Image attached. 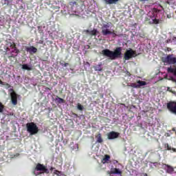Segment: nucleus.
<instances>
[{
	"label": "nucleus",
	"instance_id": "nucleus-1",
	"mask_svg": "<svg viewBox=\"0 0 176 176\" xmlns=\"http://www.w3.org/2000/svg\"><path fill=\"white\" fill-rule=\"evenodd\" d=\"M102 54L106 57H109L110 60H116V58H120L122 56V47H116L113 51L105 49L102 51Z\"/></svg>",
	"mask_w": 176,
	"mask_h": 176
},
{
	"label": "nucleus",
	"instance_id": "nucleus-2",
	"mask_svg": "<svg viewBox=\"0 0 176 176\" xmlns=\"http://www.w3.org/2000/svg\"><path fill=\"white\" fill-rule=\"evenodd\" d=\"M104 23H102V26L101 28L102 30V35H103V36H107L108 35H112L113 38H116V36H118V34H116V33L111 31V30H109V27H111V23H108V22H105L104 21Z\"/></svg>",
	"mask_w": 176,
	"mask_h": 176
},
{
	"label": "nucleus",
	"instance_id": "nucleus-3",
	"mask_svg": "<svg viewBox=\"0 0 176 176\" xmlns=\"http://www.w3.org/2000/svg\"><path fill=\"white\" fill-rule=\"evenodd\" d=\"M26 129L30 135H35V134H38L39 131V128L34 122H28L26 124Z\"/></svg>",
	"mask_w": 176,
	"mask_h": 176
},
{
	"label": "nucleus",
	"instance_id": "nucleus-4",
	"mask_svg": "<svg viewBox=\"0 0 176 176\" xmlns=\"http://www.w3.org/2000/svg\"><path fill=\"white\" fill-rule=\"evenodd\" d=\"M35 171H43V173H45V174H49V169L45 166V165L38 163L36 164V168L33 170V174L34 175H38L39 173H35Z\"/></svg>",
	"mask_w": 176,
	"mask_h": 176
},
{
	"label": "nucleus",
	"instance_id": "nucleus-5",
	"mask_svg": "<svg viewBox=\"0 0 176 176\" xmlns=\"http://www.w3.org/2000/svg\"><path fill=\"white\" fill-rule=\"evenodd\" d=\"M162 62L167 65V64H175L176 58L173 56V54H169L166 57H162Z\"/></svg>",
	"mask_w": 176,
	"mask_h": 176
},
{
	"label": "nucleus",
	"instance_id": "nucleus-6",
	"mask_svg": "<svg viewBox=\"0 0 176 176\" xmlns=\"http://www.w3.org/2000/svg\"><path fill=\"white\" fill-rule=\"evenodd\" d=\"M137 54H135V51L133 50V49L130 48L127 50L124 55V60H129L130 58H133V57H135Z\"/></svg>",
	"mask_w": 176,
	"mask_h": 176
},
{
	"label": "nucleus",
	"instance_id": "nucleus-7",
	"mask_svg": "<svg viewBox=\"0 0 176 176\" xmlns=\"http://www.w3.org/2000/svg\"><path fill=\"white\" fill-rule=\"evenodd\" d=\"M145 21H147L148 24H160L162 21L156 19V18H155V15L149 16V14H147L145 17Z\"/></svg>",
	"mask_w": 176,
	"mask_h": 176
},
{
	"label": "nucleus",
	"instance_id": "nucleus-8",
	"mask_svg": "<svg viewBox=\"0 0 176 176\" xmlns=\"http://www.w3.org/2000/svg\"><path fill=\"white\" fill-rule=\"evenodd\" d=\"M167 109L172 113L176 115V102H169L167 103Z\"/></svg>",
	"mask_w": 176,
	"mask_h": 176
},
{
	"label": "nucleus",
	"instance_id": "nucleus-9",
	"mask_svg": "<svg viewBox=\"0 0 176 176\" xmlns=\"http://www.w3.org/2000/svg\"><path fill=\"white\" fill-rule=\"evenodd\" d=\"M120 135V133L119 132L112 131L107 133V138L109 140H116V138H119Z\"/></svg>",
	"mask_w": 176,
	"mask_h": 176
},
{
	"label": "nucleus",
	"instance_id": "nucleus-10",
	"mask_svg": "<svg viewBox=\"0 0 176 176\" xmlns=\"http://www.w3.org/2000/svg\"><path fill=\"white\" fill-rule=\"evenodd\" d=\"M6 43V46H5V52H10V49H13V47H14V46H16V44H14V43L10 40H7Z\"/></svg>",
	"mask_w": 176,
	"mask_h": 176
},
{
	"label": "nucleus",
	"instance_id": "nucleus-11",
	"mask_svg": "<svg viewBox=\"0 0 176 176\" xmlns=\"http://www.w3.org/2000/svg\"><path fill=\"white\" fill-rule=\"evenodd\" d=\"M10 91H12L10 94L12 104V105H17V94L14 92L13 89H10Z\"/></svg>",
	"mask_w": 176,
	"mask_h": 176
},
{
	"label": "nucleus",
	"instance_id": "nucleus-12",
	"mask_svg": "<svg viewBox=\"0 0 176 176\" xmlns=\"http://www.w3.org/2000/svg\"><path fill=\"white\" fill-rule=\"evenodd\" d=\"M25 52L29 53L31 56H32V54H35L38 52V49L34 46L25 47Z\"/></svg>",
	"mask_w": 176,
	"mask_h": 176
},
{
	"label": "nucleus",
	"instance_id": "nucleus-13",
	"mask_svg": "<svg viewBox=\"0 0 176 176\" xmlns=\"http://www.w3.org/2000/svg\"><path fill=\"white\" fill-rule=\"evenodd\" d=\"M107 174H109V175H112V174H114L122 176V170H120L119 168H111V170H108Z\"/></svg>",
	"mask_w": 176,
	"mask_h": 176
},
{
	"label": "nucleus",
	"instance_id": "nucleus-14",
	"mask_svg": "<svg viewBox=\"0 0 176 176\" xmlns=\"http://www.w3.org/2000/svg\"><path fill=\"white\" fill-rule=\"evenodd\" d=\"M162 168L166 170V173H168V174H173L174 173V168H173L170 165H167L165 164L162 166Z\"/></svg>",
	"mask_w": 176,
	"mask_h": 176
},
{
	"label": "nucleus",
	"instance_id": "nucleus-15",
	"mask_svg": "<svg viewBox=\"0 0 176 176\" xmlns=\"http://www.w3.org/2000/svg\"><path fill=\"white\" fill-rule=\"evenodd\" d=\"M168 74H172V75H174V76H176V66L173 65L170 67H168L167 69Z\"/></svg>",
	"mask_w": 176,
	"mask_h": 176
},
{
	"label": "nucleus",
	"instance_id": "nucleus-16",
	"mask_svg": "<svg viewBox=\"0 0 176 176\" xmlns=\"http://www.w3.org/2000/svg\"><path fill=\"white\" fill-rule=\"evenodd\" d=\"M11 49H12V50L11 51V57H17L18 54L20 53L19 49L16 47V45H14V47Z\"/></svg>",
	"mask_w": 176,
	"mask_h": 176
},
{
	"label": "nucleus",
	"instance_id": "nucleus-17",
	"mask_svg": "<svg viewBox=\"0 0 176 176\" xmlns=\"http://www.w3.org/2000/svg\"><path fill=\"white\" fill-rule=\"evenodd\" d=\"M166 3H168L172 9H176L175 0H165Z\"/></svg>",
	"mask_w": 176,
	"mask_h": 176
},
{
	"label": "nucleus",
	"instance_id": "nucleus-18",
	"mask_svg": "<svg viewBox=\"0 0 176 176\" xmlns=\"http://www.w3.org/2000/svg\"><path fill=\"white\" fill-rule=\"evenodd\" d=\"M120 0H103L105 5H116Z\"/></svg>",
	"mask_w": 176,
	"mask_h": 176
},
{
	"label": "nucleus",
	"instance_id": "nucleus-19",
	"mask_svg": "<svg viewBox=\"0 0 176 176\" xmlns=\"http://www.w3.org/2000/svg\"><path fill=\"white\" fill-rule=\"evenodd\" d=\"M111 160V156L109 155H104V157L102 160V162L103 164H105V163H108Z\"/></svg>",
	"mask_w": 176,
	"mask_h": 176
},
{
	"label": "nucleus",
	"instance_id": "nucleus-20",
	"mask_svg": "<svg viewBox=\"0 0 176 176\" xmlns=\"http://www.w3.org/2000/svg\"><path fill=\"white\" fill-rule=\"evenodd\" d=\"M56 104L58 105V104H64L65 102V100L58 96H56L55 98Z\"/></svg>",
	"mask_w": 176,
	"mask_h": 176
},
{
	"label": "nucleus",
	"instance_id": "nucleus-21",
	"mask_svg": "<svg viewBox=\"0 0 176 176\" xmlns=\"http://www.w3.org/2000/svg\"><path fill=\"white\" fill-rule=\"evenodd\" d=\"M96 142H98L99 144H102L104 142V140H102V137L101 136V133H98L96 136Z\"/></svg>",
	"mask_w": 176,
	"mask_h": 176
},
{
	"label": "nucleus",
	"instance_id": "nucleus-22",
	"mask_svg": "<svg viewBox=\"0 0 176 176\" xmlns=\"http://www.w3.org/2000/svg\"><path fill=\"white\" fill-rule=\"evenodd\" d=\"M1 3L2 6H10V1L9 0H1Z\"/></svg>",
	"mask_w": 176,
	"mask_h": 176
},
{
	"label": "nucleus",
	"instance_id": "nucleus-23",
	"mask_svg": "<svg viewBox=\"0 0 176 176\" xmlns=\"http://www.w3.org/2000/svg\"><path fill=\"white\" fill-rule=\"evenodd\" d=\"M137 85H138V86H139L138 87V89H140V87H142V86H146V82H145V81H142V80H138V82H137Z\"/></svg>",
	"mask_w": 176,
	"mask_h": 176
},
{
	"label": "nucleus",
	"instance_id": "nucleus-24",
	"mask_svg": "<svg viewBox=\"0 0 176 176\" xmlns=\"http://www.w3.org/2000/svg\"><path fill=\"white\" fill-rule=\"evenodd\" d=\"M164 147L166 151H173V152H176V149L170 146L168 144H165Z\"/></svg>",
	"mask_w": 176,
	"mask_h": 176
},
{
	"label": "nucleus",
	"instance_id": "nucleus-25",
	"mask_svg": "<svg viewBox=\"0 0 176 176\" xmlns=\"http://www.w3.org/2000/svg\"><path fill=\"white\" fill-rule=\"evenodd\" d=\"M22 69H26L27 71H32V67L28 66L27 64L22 65Z\"/></svg>",
	"mask_w": 176,
	"mask_h": 176
},
{
	"label": "nucleus",
	"instance_id": "nucleus-26",
	"mask_svg": "<svg viewBox=\"0 0 176 176\" xmlns=\"http://www.w3.org/2000/svg\"><path fill=\"white\" fill-rule=\"evenodd\" d=\"M97 32H98V31L96 29H94L93 30L89 31V35L96 36L97 35Z\"/></svg>",
	"mask_w": 176,
	"mask_h": 176
},
{
	"label": "nucleus",
	"instance_id": "nucleus-27",
	"mask_svg": "<svg viewBox=\"0 0 176 176\" xmlns=\"http://www.w3.org/2000/svg\"><path fill=\"white\" fill-rule=\"evenodd\" d=\"M60 65H62V67H68L69 65V63H65L64 60L60 61Z\"/></svg>",
	"mask_w": 176,
	"mask_h": 176
},
{
	"label": "nucleus",
	"instance_id": "nucleus-28",
	"mask_svg": "<svg viewBox=\"0 0 176 176\" xmlns=\"http://www.w3.org/2000/svg\"><path fill=\"white\" fill-rule=\"evenodd\" d=\"M77 109H78V111H83V109H85V107H83V105L80 104V103H78Z\"/></svg>",
	"mask_w": 176,
	"mask_h": 176
},
{
	"label": "nucleus",
	"instance_id": "nucleus-29",
	"mask_svg": "<svg viewBox=\"0 0 176 176\" xmlns=\"http://www.w3.org/2000/svg\"><path fill=\"white\" fill-rule=\"evenodd\" d=\"M38 31L39 34H43V29L42 26H38Z\"/></svg>",
	"mask_w": 176,
	"mask_h": 176
},
{
	"label": "nucleus",
	"instance_id": "nucleus-30",
	"mask_svg": "<svg viewBox=\"0 0 176 176\" xmlns=\"http://www.w3.org/2000/svg\"><path fill=\"white\" fill-rule=\"evenodd\" d=\"M127 86H131V87H134L135 89H138V84H135V83H131L130 85H127Z\"/></svg>",
	"mask_w": 176,
	"mask_h": 176
},
{
	"label": "nucleus",
	"instance_id": "nucleus-31",
	"mask_svg": "<svg viewBox=\"0 0 176 176\" xmlns=\"http://www.w3.org/2000/svg\"><path fill=\"white\" fill-rule=\"evenodd\" d=\"M167 91H170V93H173V94H176L175 91L173 90V88H170V87H168Z\"/></svg>",
	"mask_w": 176,
	"mask_h": 176
},
{
	"label": "nucleus",
	"instance_id": "nucleus-32",
	"mask_svg": "<svg viewBox=\"0 0 176 176\" xmlns=\"http://www.w3.org/2000/svg\"><path fill=\"white\" fill-rule=\"evenodd\" d=\"M160 12H162V10L157 9V8H153V13H159Z\"/></svg>",
	"mask_w": 176,
	"mask_h": 176
},
{
	"label": "nucleus",
	"instance_id": "nucleus-33",
	"mask_svg": "<svg viewBox=\"0 0 176 176\" xmlns=\"http://www.w3.org/2000/svg\"><path fill=\"white\" fill-rule=\"evenodd\" d=\"M3 112V104L0 102V113Z\"/></svg>",
	"mask_w": 176,
	"mask_h": 176
},
{
	"label": "nucleus",
	"instance_id": "nucleus-34",
	"mask_svg": "<svg viewBox=\"0 0 176 176\" xmlns=\"http://www.w3.org/2000/svg\"><path fill=\"white\" fill-rule=\"evenodd\" d=\"M95 71L101 72V71H102V68H101V66L96 67L95 68Z\"/></svg>",
	"mask_w": 176,
	"mask_h": 176
},
{
	"label": "nucleus",
	"instance_id": "nucleus-35",
	"mask_svg": "<svg viewBox=\"0 0 176 176\" xmlns=\"http://www.w3.org/2000/svg\"><path fill=\"white\" fill-rule=\"evenodd\" d=\"M3 86H5L6 89H9L10 87V85H9V83L7 82H4Z\"/></svg>",
	"mask_w": 176,
	"mask_h": 176
},
{
	"label": "nucleus",
	"instance_id": "nucleus-36",
	"mask_svg": "<svg viewBox=\"0 0 176 176\" xmlns=\"http://www.w3.org/2000/svg\"><path fill=\"white\" fill-rule=\"evenodd\" d=\"M60 173H61V172L58 170H55L54 172V174H55L56 175H58Z\"/></svg>",
	"mask_w": 176,
	"mask_h": 176
},
{
	"label": "nucleus",
	"instance_id": "nucleus-37",
	"mask_svg": "<svg viewBox=\"0 0 176 176\" xmlns=\"http://www.w3.org/2000/svg\"><path fill=\"white\" fill-rule=\"evenodd\" d=\"M149 0H139V2H142V3H145V2H148Z\"/></svg>",
	"mask_w": 176,
	"mask_h": 176
},
{
	"label": "nucleus",
	"instance_id": "nucleus-38",
	"mask_svg": "<svg viewBox=\"0 0 176 176\" xmlns=\"http://www.w3.org/2000/svg\"><path fill=\"white\" fill-rule=\"evenodd\" d=\"M83 32H85V34H90V31L89 30H84Z\"/></svg>",
	"mask_w": 176,
	"mask_h": 176
},
{
	"label": "nucleus",
	"instance_id": "nucleus-39",
	"mask_svg": "<svg viewBox=\"0 0 176 176\" xmlns=\"http://www.w3.org/2000/svg\"><path fill=\"white\" fill-rule=\"evenodd\" d=\"M126 76H131V74L129 72H126Z\"/></svg>",
	"mask_w": 176,
	"mask_h": 176
},
{
	"label": "nucleus",
	"instance_id": "nucleus-40",
	"mask_svg": "<svg viewBox=\"0 0 176 176\" xmlns=\"http://www.w3.org/2000/svg\"><path fill=\"white\" fill-rule=\"evenodd\" d=\"M71 3H72V5H78L76 1H72Z\"/></svg>",
	"mask_w": 176,
	"mask_h": 176
},
{
	"label": "nucleus",
	"instance_id": "nucleus-41",
	"mask_svg": "<svg viewBox=\"0 0 176 176\" xmlns=\"http://www.w3.org/2000/svg\"><path fill=\"white\" fill-rule=\"evenodd\" d=\"M0 85H2L3 86V85H5V82H3L2 80H0Z\"/></svg>",
	"mask_w": 176,
	"mask_h": 176
},
{
	"label": "nucleus",
	"instance_id": "nucleus-42",
	"mask_svg": "<svg viewBox=\"0 0 176 176\" xmlns=\"http://www.w3.org/2000/svg\"><path fill=\"white\" fill-rule=\"evenodd\" d=\"M170 80H173V82H175V83H176V80H175V79H174V78H173V77H170Z\"/></svg>",
	"mask_w": 176,
	"mask_h": 176
},
{
	"label": "nucleus",
	"instance_id": "nucleus-43",
	"mask_svg": "<svg viewBox=\"0 0 176 176\" xmlns=\"http://www.w3.org/2000/svg\"><path fill=\"white\" fill-rule=\"evenodd\" d=\"M160 6L161 7V8L162 9V10H164V8H163V6L162 5H160Z\"/></svg>",
	"mask_w": 176,
	"mask_h": 176
},
{
	"label": "nucleus",
	"instance_id": "nucleus-44",
	"mask_svg": "<svg viewBox=\"0 0 176 176\" xmlns=\"http://www.w3.org/2000/svg\"><path fill=\"white\" fill-rule=\"evenodd\" d=\"M54 167H51V168H50V170H51V171H53V169H54Z\"/></svg>",
	"mask_w": 176,
	"mask_h": 176
},
{
	"label": "nucleus",
	"instance_id": "nucleus-45",
	"mask_svg": "<svg viewBox=\"0 0 176 176\" xmlns=\"http://www.w3.org/2000/svg\"><path fill=\"white\" fill-rule=\"evenodd\" d=\"M167 17H168V19H170V16L168 15Z\"/></svg>",
	"mask_w": 176,
	"mask_h": 176
},
{
	"label": "nucleus",
	"instance_id": "nucleus-46",
	"mask_svg": "<svg viewBox=\"0 0 176 176\" xmlns=\"http://www.w3.org/2000/svg\"><path fill=\"white\" fill-rule=\"evenodd\" d=\"M167 17H168V19H170V16L168 15Z\"/></svg>",
	"mask_w": 176,
	"mask_h": 176
},
{
	"label": "nucleus",
	"instance_id": "nucleus-47",
	"mask_svg": "<svg viewBox=\"0 0 176 176\" xmlns=\"http://www.w3.org/2000/svg\"><path fill=\"white\" fill-rule=\"evenodd\" d=\"M2 19V18L1 17H0V21H1V20Z\"/></svg>",
	"mask_w": 176,
	"mask_h": 176
},
{
	"label": "nucleus",
	"instance_id": "nucleus-48",
	"mask_svg": "<svg viewBox=\"0 0 176 176\" xmlns=\"http://www.w3.org/2000/svg\"><path fill=\"white\" fill-rule=\"evenodd\" d=\"M72 123H74V121H72Z\"/></svg>",
	"mask_w": 176,
	"mask_h": 176
},
{
	"label": "nucleus",
	"instance_id": "nucleus-49",
	"mask_svg": "<svg viewBox=\"0 0 176 176\" xmlns=\"http://www.w3.org/2000/svg\"><path fill=\"white\" fill-rule=\"evenodd\" d=\"M175 13H176V10L175 11Z\"/></svg>",
	"mask_w": 176,
	"mask_h": 176
},
{
	"label": "nucleus",
	"instance_id": "nucleus-50",
	"mask_svg": "<svg viewBox=\"0 0 176 176\" xmlns=\"http://www.w3.org/2000/svg\"><path fill=\"white\" fill-rule=\"evenodd\" d=\"M175 134H176V131H175Z\"/></svg>",
	"mask_w": 176,
	"mask_h": 176
}]
</instances>
